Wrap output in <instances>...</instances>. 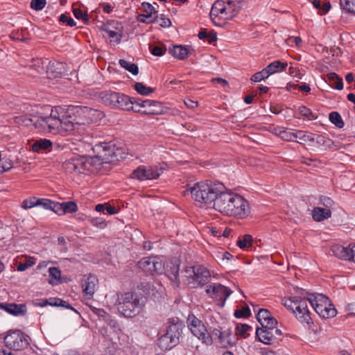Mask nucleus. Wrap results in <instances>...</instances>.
<instances>
[{"label": "nucleus", "instance_id": "f257e3e1", "mask_svg": "<svg viewBox=\"0 0 355 355\" xmlns=\"http://www.w3.org/2000/svg\"><path fill=\"white\" fill-rule=\"evenodd\" d=\"M222 189L213 208L225 216L244 218L250 212L248 202L240 195Z\"/></svg>", "mask_w": 355, "mask_h": 355}, {"label": "nucleus", "instance_id": "f03ea898", "mask_svg": "<svg viewBox=\"0 0 355 355\" xmlns=\"http://www.w3.org/2000/svg\"><path fill=\"white\" fill-rule=\"evenodd\" d=\"M147 297L141 293L131 291L121 294L118 299L119 311L125 318H134L143 311Z\"/></svg>", "mask_w": 355, "mask_h": 355}, {"label": "nucleus", "instance_id": "7ed1b4c3", "mask_svg": "<svg viewBox=\"0 0 355 355\" xmlns=\"http://www.w3.org/2000/svg\"><path fill=\"white\" fill-rule=\"evenodd\" d=\"M222 189H225L223 184L206 180L196 183L190 189V192L196 201L213 206Z\"/></svg>", "mask_w": 355, "mask_h": 355}, {"label": "nucleus", "instance_id": "20e7f679", "mask_svg": "<svg viewBox=\"0 0 355 355\" xmlns=\"http://www.w3.org/2000/svg\"><path fill=\"white\" fill-rule=\"evenodd\" d=\"M92 110L86 106L80 105H69L67 110L60 107L55 106L51 110L49 116L42 117V125L44 127H47L50 132L53 134L58 133V125H60L62 119L67 114H73L81 116L82 114H87Z\"/></svg>", "mask_w": 355, "mask_h": 355}, {"label": "nucleus", "instance_id": "39448f33", "mask_svg": "<svg viewBox=\"0 0 355 355\" xmlns=\"http://www.w3.org/2000/svg\"><path fill=\"white\" fill-rule=\"evenodd\" d=\"M295 295L294 297L282 299V304L288 310L295 313L300 322L310 324L311 318L308 309V295L306 297V294L302 288L295 290Z\"/></svg>", "mask_w": 355, "mask_h": 355}, {"label": "nucleus", "instance_id": "423d86ee", "mask_svg": "<svg viewBox=\"0 0 355 355\" xmlns=\"http://www.w3.org/2000/svg\"><path fill=\"white\" fill-rule=\"evenodd\" d=\"M98 97L103 103L113 108L125 110L134 109L130 97L122 93L110 89L103 90L98 93Z\"/></svg>", "mask_w": 355, "mask_h": 355}, {"label": "nucleus", "instance_id": "0eeeda50", "mask_svg": "<svg viewBox=\"0 0 355 355\" xmlns=\"http://www.w3.org/2000/svg\"><path fill=\"white\" fill-rule=\"evenodd\" d=\"M308 300L315 311L322 318L336 316L337 311L329 298L319 293L308 294Z\"/></svg>", "mask_w": 355, "mask_h": 355}, {"label": "nucleus", "instance_id": "6e6552de", "mask_svg": "<svg viewBox=\"0 0 355 355\" xmlns=\"http://www.w3.org/2000/svg\"><path fill=\"white\" fill-rule=\"evenodd\" d=\"M92 150L96 153L95 157L101 163L114 162L124 158L123 156H119L120 150L110 143H99L95 145Z\"/></svg>", "mask_w": 355, "mask_h": 355}, {"label": "nucleus", "instance_id": "1a4fd4ad", "mask_svg": "<svg viewBox=\"0 0 355 355\" xmlns=\"http://www.w3.org/2000/svg\"><path fill=\"white\" fill-rule=\"evenodd\" d=\"M4 343L8 347L15 351L24 349L29 345L28 336L20 330L10 332L5 336Z\"/></svg>", "mask_w": 355, "mask_h": 355}, {"label": "nucleus", "instance_id": "9d476101", "mask_svg": "<svg viewBox=\"0 0 355 355\" xmlns=\"http://www.w3.org/2000/svg\"><path fill=\"white\" fill-rule=\"evenodd\" d=\"M189 327L192 334L203 343H209L211 338L207 330L201 320L194 315H189L188 318Z\"/></svg>", "mask_w": 355, "mask_h": 355}, {"label": "nucleus", "instance_id": "9b49d317", "mask_svg": "<svg viewBox=\"0 0 355 355\" xmlns=\"http://www.w3.org/2000/svg\"><path fill=\"white\" fill-rule=\"evenodd\" d=\"M163 173L162 168L139 166L131 173L130 177L134 179L143 181L146 180H153L158 178Z\"/></svg>", "mask_w": 355, "mask_h": 355}, {"label": "nucleus", "instance_id": "f8f14e48", "mask_svg": "<svg viewBox=\"0 0 355 355\" xmlns=\"http://www.w3.org/2000/svg\"><path fill=\"white\" fill-rule=\"evenodd\" d=\"M192 271L193 277L188 282V284L191 288L202 286L209 282L211 275L205 267L200 265L194 266V270Z\"/></svg>", "mask_w": 355, "mask_h": 355}, {"label": "nucleus", "instance_id": "ddd939ff", "mask_svg": "<svg viewBox=\"0 0 355 355\" xmlns=\"http://www.w3.org/2000/svg\"><path fill=\"white\" fill-rule=\"evenodd\" d=\"M138 267L147 275L160 274L163 271V264L155 258L144 257L138 262Z\"/></svg>", "mask_w": 355, "mask_h": 355}, {"label": "nucleus", "instance_id": "4468645a", "mask_svg": "<svg viewBox=\"0 0 355 355\" xmlns=\"http://www.w3.org/2000/svg\"><path fill=\"white\" fill-rule=\"evenodd\" d=\"M168 326L166 329L165 334L169 336L171 338L175 340L179 343L180 336L182 333V330L184 327L182 321L180 320L178 318H173L168 319Z\"/></svg>", "mask_w": 355, "mask_h": 355}, {"label": "nucleus", "instance_id": "2eb2a0df", "mask_svg": "<svg viewBox=\"0 0 355 355\" xmlns=\"http://www.w3.org/2000/svg\"><path fill=\"white\" fill-rule=\"evenodd\" d=\"M145 14H139L137 17L138 21L146 24H151L158 19V13L155 8L148 2H143L141 4Z\"/></svg>", "mask_w": 355, "mask_h": 355}, {"label": "nucleus", "instance_id": "dca6fc26", "mask_svg": "<svg viewBox=\"0 0 355 355\" xmlns=\"http://www.w3.org/2000/svg\"><path fill=\"white\" fill-rule=\"evenodd\" d=\"M114 24L115 22H113L112 24H110L108 25H105L103 29L105 33V35H103V37H108L110 40V43L114 45L119 44L123 37L122 27H115L114 26Z\"/></svg>", "mask_w": 355, "mask_h": 355}, {"label": "nucleus", "instance_id": "f3484780", "mask_svg": "<svg viewBox=\"0 0 355 355\" xmlns=\"http://www.w3.org/2000/svg\"><path fill=\"white\" fill-rule=\"evenodd\" d=\"M206 293L211 294L212 297L223 300L224 303L226 299L231 295L232 291L227 287L220 284H216L207 286Z\"/></svg>", "mask_w": 355, "mask_h": 355}, {"label": "nucleus", "instance_id": "a211bd4d", "mask_svg": "<svg viewBox=\"0 0 355 355\" xmlns=\"http://www.w3.org/2000/svg\"><path fill=\"white\" fill-rule=\"evenodd\" d=\"M257 319L261 327L275 329L277 324V320L272 316L270 312L265 309H260L257 314Z\"/></svg>", "mask_w": 355, "mask_h": 355}, {"label": "nucleus", "instance_id": "6ab92c4d", "mask_svg": "<svg viewBox=\"0 0 355 355\" xmlns=\"http://www.w3.org/2000/svg\"><path fill=\"white\" fill-rule=\"evenodd\" d=\"M166 275L171 280L179 283L180 261L173 258L163 266Z\"/></svg>", "mask_w": 355, "mask_h": 355}, {"label": "nucleus", "instance_id": "aec40b11", "mask_svg": "<svg viewBox=\"0 0 355 355\" xmlns=\"http://www.w3.org/2000/svg\"><path fill=\"white\" fill-rule=\"evenodd\" d=\"M244 0H225V19H232L240 11Z\"/></svg>", "mask_w": 355, "mask_h": 355}, {"label": "nucleus", "instance_id": "412c9836", "mask_svg": "<svg viewBox=\"0 0 355 355\" xmlns=\"http://www.w3.org/2000/svg\"><path fill=\"white\" fill-rule=\"evenodd\" d=\"M98 282L97 277L91 274L82 281L83 290L86 295L92 296L94 295Z\"/></svg>", "mask_w": 355, "mask_h": 355}, {"label": "nucleus", "instance_id": "4be33fe9", "mask_svg": "<svg viewBox=\"0 0 355 355\" xmlns=\"http://www.w3.org/2000/svg\"><path fill=\"white\" fill-rule=\"evenodd\" d=\"M225 0H217L212 5L210 17L212 21L218 26H220V24H217L214 20V18L220 17L224 18L225 16Z\"/></svg>", "mask_w": 355, "mask_h": 355}, {"label": "nucleus", "instance_id": "5701e85b", "mask_svg": "<svg viewBox=\"0 0 355 355\" xmlns=\"http://www.w3.org/2000/svg\"><path fill=\"white\" fill-rule=\"evenodd\" d=\"M72 114L67 113L60 121L61 124L58 125V132L60 131L72 132L79 126V123L75 121L71 117Z\"/></svg>", "mask_w": 355, "mask_h": 355}, {"label": "nucleus", "instance_id": "b1692460", "mask_svg": "<svg viewBox=\"0 0 355 355\" xmlns=\"http://www.w3.org/2000/svg\"><path fill=\"white\" fill-rule=\"evenodd\" d=\"M0 308L13 315H24L26 313L25 304H17L15 303L3 304L0 303Z\"/></svg>", "mask_w": 355, "mask_h": 355}, {"label": "nucleus", "instance_id": "393cba45", "mask_svg": "<svg viewBox=\"0 0 355 355\" xmlns=\"http://www.w3.org/2000/svg\"><path fill=\"white\" fill-rule=\"evenodd\" d=\"M53 147H59L56 143H52L49 139H41L36 140L32 145V149L35 152L51 151Z\"/></svg>", "mask_w": 355, "mask_h": 355}, {"label": "nucleus", "instance_id": "a878e982", "mask_svg": "<svg viewBox=\"0 0 355 355\" xmlns=\"http://www.w3.org/2000/svg\"><path fill=\"white\" fill-rule=\"evenodd\" d=\"M64 73L63 64L58 62H49L46 68L49 78H57Z\"/></svg>", "mask_w": 355, "mask_h": 355}, {"label": "nucleus", "instance_id": "bb28decb", "mask_svg": "<svg viewBox=\"0 0 355 355\" xmlns=\"http://www.w3.org/2000/svg\"><path fill=\"white\" fill-rule=\"evenodd\" d=\"M332 254L340 259L349 260L351 248L335 244L331 248Z\"/></svg>", "mask_w": 355, "mask_h": 355}, {"label": "nucleus", "instance_id": "cd10ccee", "mask_svg": "<svg viewBox=\"0 0 355 355\" xmlns=\"http://www.w3.org/2000/svg\"><path fill=\"white\" fill-rule=\"evenodd\" d=\"M168 52L174 58L181 60H185L190 53L189 48L183 45H175L170 47Z\"/></svg>", "mask_w": 355, "mask_h": 355}, {"label": "nucleus", "instance_id": "c85d7f7f", "mask_svg": "<svg viewBox=\"0 0 355 355\" xmlns=\"http://www.w3.org/2000/svg\"><path fill=\"white\" fill-rule=\"evenodd\" d=\"M178 344V342L171 338L166 334H164L157 340V345L160 349L167 351L171 349Z\"/></svg>", "mask_w": 355, "mask_h": 355}, {"label": "nucleus", "instance_id": "c756f323", "mask_svg": "<svg viewBox=\"0 0 355 355\" xmlns=\"http://www.w3.org/2000/svg\"><path fill=\"white\" fill-rule=\"evenodd\" d=\"M232 331L230 328L223 330L221 332H219V341L222 345L223 347L227 348L228 347H232L236 344V340L232 339Z\"/></svg>", "mask_w": 355, "mask_h": 355}, {"label": "nucleus", "instance_id": "7c9ffc66", "mask_svg": "<svg viewBox=\"0 0 355 355\" xmlns=\"http://www.w3.org/2000/svg\"><path fill=\"white\" fill-rule=\"evenodd\" d=\"M273 330L274 329L258 327L257 328L256 334L261 342L265 344H270L275 338L272 333Z\"/></svg>", "mask_w": 355, "mask_h": 355}, {"label": "nucleus", "instance_id": "2f4dec72", "mask_svg": "<svg viewBox=\"0 0 355 355\" xmlns=\"http://www.w3.org/2000/svg\"><path fill=\"white\" fill-rule=\"evenodd\" d=\"M312 216L314 220L320 222L331 217V211L329 209L320 207H314L312 211Z\"/></svg>", "mask_w": 355, "mask_h": 355}, {"label": "nucleus", "instance_id": "473e14b6", "mask_svg": "<svg viewBox=\"0 0 355 355\" xmlns=\"http://www.w3.org/2000/svg\"><path fill=\"white\" fill-rule=\"evenodd\" d=\"M326 82L328 83L332 88L337 90H341L343 88V79L334 72L327 74Z\"/></svg>", "mask_w": 355, "mask_h": 355}, {"label": "nucleus", "instance_id": "72a5a7b5", "mask_svg": "<svg viewBox=\"0 0 355 355\" xmlns=\"http://www.w3.org/2000/svg\"><path fill=\"white\" fill-rule=\"evenodd\" d=\"M287 66V62H282L280 60H275L269 64L266 67V69L268 71L269 75L270 76L275 73L285 71Z\"/></svg>", "mask_w": 355, "mask_h": 355}, {"label": "nucleus", "instance_id": "f704fd0d", "mask_svg": "<svg viewBox=\"0 0 355 355\" xmlns=\"http://www.w3.org/2000/svg\"><path fill=\"white\" fill-rule=\"evenodd\" d=\"M76 173H83L86 170H89L91 166L85 157L75 156Z\"/></svg>", "mask_w": 355, "mask_h": 355}, {"label": "nucleus", "instance_id": "c9c22d12", "mask_svg": "<svg viewBox=\"0 0 355 355\" xmlns=\"http://www.w3.org/2000/svg\"><path fill=\"white\" fill-rule=\"evenodd\" d=\"M120 66L128 71L133 75L136 76L139 73V67L137 64L134 63H130L128 61L121 59L119 61Z\"/></svg>", "mask_w": 355, "mask_h": 355}, {"label": "nucleus", "instance_id": "e433bc0d", "mask_svg": "<svg viewBox=\"0 0 355 355\" xmlns=\"http://www.w3.org/2000/svg\"><path fill=\"white\" fill-rule=\"evenodd\" d=\"M340 6L346 12L355 15V0H340Z\"/></svg>", "mask_w": 355, "mask_h": 355}, {"label": "nucleus", "instance_id": "4c0bfd02", "mask_svg": "<svg viewBox=\"0 0 355 355\" xmlns=\"http://www.w3.org/2000/svg\"><path fill=\"white\" fill-rule=\"evenodd\" d=\"M313 141H315L319 146L331 148L333 145V141L330 139L320 135L314 134Z\"/></svg>", "mask_w": 355, "mask_h": 355}, {"label": "nucleus", "instance_id": "58836bf2", "mask_svg": "<svg viewBox=\"0 0 355 355\" xmlns=\"http://www.w3.org/2000/svg\"><path fill=\"white\" fill-rule=\"evenodd\" d=\"M313 133H306L302 130L295 132L296 139H299V143L302 144L303 142H313Z\"/></svg>", "mask_w": 355, "mask_h": 355}, {"label": "nucleus", "instance_id": "ea45409f", "mask_svg": "<svg viewBox=\"0 0 355 355\" xmlns=\"http://www.w3.org/2000/svg\"><path fill=\"white\" fill-rule=\"evenodd\" d=\"M252 236L250 234H245L237 241V245L242 250H245L252 245Z\"/></svg>", "mask_w": 355, "mask_h": 355}, {"label": "nucleus", "instance_id": "a19ab883", "mask_svg": "<svg viewBox=\"0 0 355 355\" xmlns=\"http://www.w3.org/2000/svg\"><path fill=\"white\" fill-rule=\"evenodd\" d=\"M134 88L139 94L144 96L149 95L155 90L154 88L147 87L142 83H136Z\"/></svg>", "mask_w": 355, "mask_h": 355}, {"label": "nucleus", "instance_id": "79ce46f5", "mask_svg": "<svg viewBox=\"0 0 355 355\" xmlns=\"http://www.w3.org/2000/svg\"><path fill=\"white\" fill-rule=\"evenodd\" d=\"M329 121L334 123L336 127L342 128L344 127V121L340 114L337 112H332L329 114Z\"/></svg>", "mask_w": 355, "mask_h": 355}, {"label": "nucleus", "instance_id": "37998d69", "mask_svg": "<svg viewBox=\"0 0 355 355\" xmlns=\"http://www.w3.org/2000/svg\"><path fill=\"white\" fill-rule=\"evenodd\" d=\"M63 169L66 173H76V165L75 162V157L65 161L62 164Z\"/></svg>", "mask_w": 355, "mask_h": 355}, {"label": "nucleus", "instance_id": "c03bdc74", "mask_svg": "<svg viewBox=\"0 0 355 355\" xmlns=\"http://www.w3.org/2000/svg\"><path fill=\"white\" fill-rule=\"evenodd\" d=\"M251 329L252 327L247 324H236L235 328V334L236 336L246 338L247 331Z\"/></svg>", "mask_w": 355, "mask_h": 355}, {"label": "nucleus", "instance_id": "a18cd8bd", "mask_svg": "<svg viewBox=\"0 0 355 355\" xmlns=\"http://www.w3.org/2000/svg\"><path fill=\"white\" fill-rule=\"evenodd\" d=\"M269 76L270 75L268 73V71L266 70V68H264L261 71L253 74L250 78V80L253 82H260L263 80L268 78Z\"/></svg>", "mask_w": 355, "mask_h": 355}, {"label": "nucleus", "instance_id": "49530a36", "mask_svg": "<svg viewBox=\"0 0 355 355\" xmlns=\"http://www.w3.org/2000/svg\"><path fill=\"white\" fill-rule=\"evenodd\" d=\"M78 211L77 204L74 201L63 202V214L74 213Z\"/></svg>", "mask_w": 355, "mask_h": 355}, {"label": "nucleus", "instance_id": "de8ad7c7", "mask_svg": "<svg viewBox=\"0 0 355 355\" xmlns=\"http://www.w3.org/2000/svg\"><path fill=\"white\" fill-rule=\"evenodd\" d=\"M298 110L302 116L309 120H314L317 118V116L309 108L305 106H300Z\"/></svg>", "mask_w": 355, "mask_h": 355}, {"label": "nucleus", "instance_id": "09e8293b", "mask_svg": "<svg viewBox=\"0 0 355 355\" xmlns=\"http://www.w3.org/2000/svg\"><path fill=\"white\" fill-rule=\"evenodd\" d=\"M73 13L77 19H82L85 24L89 23V17L87 12H83L80 8H73Z\"/></svg>", "mask_w": 355, "mask_h": 355}, {"label": "nucleus", "instance_id": "8fccbe9b", "mask_svg": "<svg viewBox=\"0 0 355 355\" xmlns=\"http://www.w3.org/2000/svg\"><path fill=\"white\" fill-rule=\"evenodd\" d=\"M301 162L313 168H318L322 164V162L316 158H307L305 157L301 158Z\"/></svg>", "mask_w": 355, "mask_h": 355}, {"label": "nucleus", "instance_id": "3c124183", "mask_svg": "<svg viewBox=\"0 0 355 355\" xmlns=\"http://www.w3.org/2000/svg\"><path fill=\"white\" fill-rule=\"evenodd\" d=\"M38 198L35 196L31 197L28 199H25L21 204L23 209H27L37 206Z\"/></svg>", "mask_w": 355, "mask_h": 355}, {"label": "nucleus", "instance_id": "603ef678", "mask_svg": "<svg viewBox=\"0 0 355 355\" xmlns=\"http://www.w3.org/2000/svg\"><path fill=\"white\" fill-rule=\"evenodd\" d=\"M61 303H63V300L57 297H51L49 298V300H43L42 302L40 304V306H44L49 304L53 306H60V305H61Z\"/></svg>", "mask_w": 355, "mask_h": 355}, {"label": "nucleus", "instance_id": "864d4df0", "mask_svg": "<svg viewBox=\"0 0 355 355\" xmlns=\"http://www.w3.org/2000/svg\"><path fill=\"white\" fill-rule=\"evenodd\" d=\"M319 205L324 207L325 209H331L334 205V200L325 196H321L319 199Z\"/></svg>", "mask_w": 355, "mask_h": 355}, {"label": "nucleus", "instance_id": "5fc2aeb1", "mask_svg": "<svg viewBox=\"0 0 355 355\" xmlns=\"http://www.w3.org/2000/svg\"><path fill=\"white\" fill-rule=\"evenodd\" d=\"M280 137L285 141H294L296 139L295 132L288 130H282L279 132Z\"/></svg>", "mask_w": 355, "mask_h": 355}, {"label": "nucleus", "instance_id": "6e6d98bb", "mask_svg": "<svg viewBox=\"0 0 355 355\" xmlns=\"http://www.w3.org/2000/svg\"><path fill=\"white\" fill-rule=\"evenodd\" d=\"M234 315L237 318H248L250 315V309L248 306H245L241 309L235 310Z\"/></svg>", "mask_w": 355, "mask_h": 355}, {"label": "nucleus", "instance_id": "4d7b16f0", "mask_svg": "<svg viewBox=\"0 0 355 355\" xmlns=\"http://www.w3.org/2000/svg\"><path fill=\"white\" fill-rule=\"evenodd\" d=\"M46 4V0H31V8L35 10H42Z\"/></svg>", "mask_w": 355, "mask_h": 355}, {"label": "nucleus", "instance_id": "13d9d810", "mask_svg": "<svg viewBox=\"0 0 355 355\" xmlns=\"http://www.w3.org/2000/svg\"><path fill=\"white\" fill-rule=\"evenodd\" d=\"M51 211H53L59 216L64 215L63 214V202L60 203L52 201Z\"/></svg>", "mask_w": 355, "mask_h": 355}, {"label": "nucleus", "instance_id": "bf43d9fd", "mask_svg": "<svg viewBox=\"0 0 355 355\" xmlns=\"http://www.w3.org/2000/svg\"><path fill=\"white\" fill-rule=\"evenodd\" d=\"M59 21L62 23H67V24L71 27L76 25V21L70 17H68L66 14H62L59 17Z\"/></svg>", "mask_w": 355, "mask_h": 355}, {"label": "nucleus", "instance_id": "052dcab7", "mask_svg": "<svg viewBox=\"0 0 355 355\" xmlns=\"http://www.w3.org/2000/svg\"><path fill=\"white\" fill-rule=\"evenodd\" d=\"M166 51V48L165 46H156L151 49V53L155 56H162L163 55Z\"/></svg>", "mask_w": 355, "mask_h": 355}, {"label": "nucleus", "instance_id": "680f3d73", "mask_svg": "<svg viewBox=\"0 0 355 355\" xmlns=\"http://www.w3.org/2000/svg\"><path fill=\"white\" fill-rule=\"evenodd\" d=\"M52 200L46 198H38L37 206H42L44 209L51 210Z\"/></svg>", "mask_w": 355, "mask_h": 355}, {"label": "nucleus", "instance_id": "e2e57ef3", "mask_svg": "<svg viewBox=\"0 0 355 355\" xmlns=\"http://www.w3.org/2000/svg\"><path fill=\"white\" fill-rule=\"evenodd\" d=\"M94 313H96L99 318H103L105 321H108L110 315L103 309H94Z\"/></svg>", "mask_w": 355, "mask_h": 355}, {"label": "nucleus", "instance_id": "0e129e2a", "mask_svg": "<svg viewBox=\"0 0 355 355\" xmlns=\"http://www.w3.org/2000/svg\"><path fill=\"white\" fill-rule=\"evenodd\" d=\"M141 101V105L143 108H148L151 107H156L157 105H160V103L155 101H151V100H145V101Z\"/></svg>", "mask_w": 355, "mask_h": 355}, {"label": "nucleus", "instance_id": "69168bd1", "mask_svg": "<svg viewBox=\"0 0 355 355\" xmlns=\"http://www.w3.org/2000/svg\"><path fill=\"white\" fill-rule=\"evenodd\" d=\"M159 25L162 28H168L171 26V21L169 18L161 15L159 20Z\"/></svg>", "mask_w": 355, "mask_h": 355}, {"label": "nucleus", "instance_id": "338daca9", "mask_svg": "<svg viewBox=\"0 0 355 355\" xmlns=\"http://www.w3.org/2000/svg\"><path fill=\"white\" fill-rule=\"evenodd\" d=\"M15 121L16 123L26 126L29 125L32 122V120L31 119H28L24 116H17L15 118Z\"/></svg>", "mask_w": 355, "mask_h": 355}, {"label": "nucleus", "instance_id": "774afa93", "mask_svg": "<svg viewBox=\"0 0 355 355\" xmlns=\"http://www.w3.org/2000/svg\"><path fill=\"white\" fill-rule=\"evenodd\" d=\"M49 275L55 279L58 280L61 277L60 270L56 267H51L49 269Z\"/></svg>", "mask_w": 355, "mask_h": 355}]
</instances>
